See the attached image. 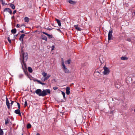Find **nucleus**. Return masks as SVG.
<instances>
[{"label": "nucleus", "mask_w": 135, "mask_h": 135, "mask_svg": "<svg viewBox=\"0 0 135 135\" xmlns=\"http://www.w3.org/2000/svg\"><path fill=\"white\" fill-rule=\"evenodd\" d=\"M27 58L28 55L26 53L25 55V53L23 52L22 51V50L21 53H20V60H21V59H22V60L21 61V62L22 69L25 74L26 75H28V73L27 71V67L26 64L24 61V60L26 61L27 60Z\"/></svg>", "instance_id": "nucleus-1"}, {"label": "nucleus", "mask_w": 135, "mask_h": 135, "mask_svg": "<svg viewBox=\"0 0 135 135\" xmlns=\"http://www.w3.org/2000/svg\"><path fill=\"white\" fill-rule=\"evenodd\" d=\"M35 93L38 96L44 97L48 94H50L51 91L49 89H46L42 91L41 89H38L36 90Z\"/></svg>", "instance_id": "nucleus-2"}, {"label": "nucleus", "mask_w": 135, "mask_h": 135, "mask_svg": "<svg viewBox=\"0 0 135 135\" xmlns=\"http://www.w3.org/2000/svg\"><path fill=\"white\" fill-rule=\"evenodd\" d=\"M113 30H110L108 34V42H109V41L110 40L112 39V33Z\"/></svg>", "instance_id": "nucleus-3"}, {"label": "nucleus", "mask_w": 135, "mask_h": 135, "mask_svg": "<svg viewBox=\"0 0 135 135\" xmlns=\"http://www.w3.org/2000/svg\"><path fill=\"white\" fill-rule=\"evenodd\" d=\"M104 71L103 72L104 74V75H107L109 74L110 72V71L109 69L107 67H104Z\"/></svg>", "instance_id": "nucleus-4"}, {"label": "nucleus", "mask_w": 135, "mask_h": 135, "mask_svg": "<svg viewBox=\"0 0 135 135\" xmlns=\"http://www.w3.org/2000/svg\"><path fill=\"white\" fill-rule=\"evenodd\" d=\"M3 12H8L11 15L12 14V11L11 9L8 8H5L3 11Z\"/></svg>", "instance_id": "nucleus-5"}, {"label": "nucleus", "mask_w": 135, "mask_h": 135, "mask_svg": "<svg viewBox=\"0 0 135 135\" xmlns=\"http://www.w3.org/2000/svg\"><path fill=\"white\" fill-rule=\"evenodd\" d=\"M62 68L64 70V72L66 73H69V70L65 66H62Z\"/></svg>", "instance_id": "nucleus-6"}, {"label": "nucleus", "mask_w": 135, "mask_h": 135, "mask_svg": "<svg viewBox=\"0 0 135 135\" xmlns=\"http://www.w3.org/2000/svg\"><path fill=\"white\" fill-rule=\"evenodd\" d=\"M121 86V85L119 82H117L116 81L115 83V87L117 88H119Z\"/></svg>", "instance_id": "nucleus-7"}, {"label": "nucleus", "mask_w": 135, "mask_h": 135, "mask_svg": "<svg viewBox=\"0 0 135 135\" xmlns=\"http://www.w3.org/2000/svg\"><path fill=\"white\" fill-rule=\"evenodd\" d=\"M51 76V75L49 74H48L46 77L45 78H42V80L43 81H45V80H47Z\"/></svg>", "instance_id": "nucleus-8"}, {"label": "nucleus", "mask_w": 135, "mask_h": 135, "mask_svg": "<svg viewBox=\"0 0 135 135\" xmlns=\"http://www.w3.org/2000/svg\"><path fill=\"white\" fill-rule=\"evenodd\" d=\"M14 112L16 114H17L19 115L20 116H21V113L20 109H17L15 110Z\"/></svg>", "instance_id": "nucleus-9"}, {"label": "nucleus", "mask_w": 135, "mask_h": 135, "mask_svg": "<svg viewBox=\"0 0 135 135\" xmlns=\"http://www.w3.org/2000/svg\"><path fill=\"white\" fill-rule=\"evenodd\" d=\"M74 27L75 29L77 31H81L82 30L81 29L80 27H78V25H74Z\"/></svg>", "instance_id": "nucleus-10"}, {"label": "nucleus", "mask_w": 135, "mask_h": 135, "mask_svg": "<svg viewBox=\"0 0 135 135\" xmlns=\"http://www.w3.org/2000/svg\"><path fill=\"white\" fill-rule=\"evenodd\" d=\"M25 36V35L24 34H22L20 36V37L19 38V40L20 41H22V42L23 41V38Z\"/></svg>", "instance_id": "nucleus-11"}, {"label": "nucleus", "mask_w": 135, "mask_h": 135, "mask_svg": "<svg viewBox=\"0 0 135 135\" xmlns=\"http://www.w3.org/2000/svg\"><path fill=\"white\" fill-rule=\"evenodd\" d=\"M10 121L9 119V117H8L7 118V119H5V124L6 125H7V124L9 123Z\"/></svg>", "instance_id": "nucleus-12"}, {"label": "nucleus", "mask_w": 135, "mask_h": 135, "mask_svg": "<svg viewBox=\"0 0 135 135\" xmlns=\"http://www.w3.org/2000/svg\"><path fill=\"white\" fill-rule=\"evenodd\" d=\"M6 104L7 106V108L8 109H9L10 108V107L9 106V101L8 100V99L7 97L6 98Z\"/></svg>", "instance_id": "nucleus-13"}, {"label": "nucleus", "mask_w": 135, "mask_h": 135, "mask_svg": "<svg viewBox=\"0 0 135 135\" xmlns=\"http://www.w3.org/2000/svg\"><path fill=\"white\" fill-rule=\"evenodd\" d=\"M33 81H37V82H38L39 83L43 85H45L46 84L45 83H43L41 82L40 80L37 79H33Z\"/></svg>", "instance_id": "nucleus-14"}, {"label": "nucleus", "mask_w": 135, "mask_h": 135, "mask_svg": "<svg viewBox=\"0 0 135 135\" xmlns=\"http://www.w3.org/2000/svg\"><path fill=\"white\" fill-rule=\"evenodd\" d=\"M42 32L44 34H45L47 36L49 37V38H51L53 37L52 35H50L49 34H48L47 33H46L45 32Z\"/></svg>", "instance_id": "nucleus-15"}, {"label": "nucleus", "mask_w": 135, "mask_h": 135, "mask_svg": "<svg viewBox=\"0 0 135 135\" xmlns=\"http://www.w3.org/2000/svg\"><path fill=\"white\" fill-rule=\"evenodd\" d=\"M41 37L42 40H45L46 41H47V38L44 35H41Z\"/></svg>", "instance_id": "nucleus-16"}, {"label": "nucleus", "mask_w": 135, "mask_h": 135, "mask_svg": "<svg viewBox=\"0 0 135 135\" xmlns=\"http://www.w3.org/2000/svg\"><path fill=\"white\" fill-rule=\"evenodd\" d=\"M70 88L69 87H66V94L69 95L70 93Z\"/></svg>", "instance_id": "nucleus-17"}, {"label": "nucleus", "mask_w": 135, "mask_h": 135, "mask_svg": "<svg viewBox=\"0 0 135 135\" xmlns=\"http://www.w3.org/2000/svg\"><path fill=\"white\" fill-rule=\"evenodd\" d=\"M55 20L57 21V23L59 26H61V22L60 21L57 19L56 18L55 19Z\"/></svg>", "instance_id": "nucleus-18"}, {"label": "nucleus", "mask_w": 135, "mask_h": 135, "mask_svg": "<svg viewBox=\"0 0 135 135\" xmlns=\"http://www.w3.org/2000/svg\"><path fill=\"white\" fill-rule=\"evenodd\" d=\"M68 2L69 3L72 4H75L76 3V2L74 1H72L71 0H69Z\"/></svg>", "instance_id": "nucleus-19"}, {"label": "nucleus", "mask_w": 135, "mask_h": 135, "mask_svg": "<svg viewBox=\"0 0 135 135\" xmlns=\"http://www.w3.org/2000/svg\"><path fill=\"white\" fill-rule=\"evenodd\" d=\"M71 60L70 59H69L67 61H65V63L66 64H70L71 62Z\"/></svg>", "instance_id": "nucleus-20"}, {"label": "nucleus", "mask_w": 135, "mask_h": 135, "mask_svg": "<svg viewBox=\"0 0 135 135\" xmlns=\"http://www.w3.org/2000/svg\"><path fill=\"white\" fill-rule=\"evenodd\" d=\"M24 21L25 22H28L29 21V18L27 17H25L24 18Z\"/></svg>", "instance_id": "nucleus-21"}, {"label": "nucleus", "mask_w": 135, "mask_h": 135, "mask_svg": "<svg viewBox=\"0 0 135 135\" xmlns=\"http://www.w3.org/2000/svg\"><path fill=\"white\" fill-rule=\"evenodd\" d=\"M100 74V73L98 71H95L94 73V75L95 76H96V75L99 76Z\"/></svg>", "instance_id": "nucleus-22"}, {"label": "nucleus", "mask_w": 135, "mask_h": 135, "mask_svg": "<svg viewBox=\"0 0 135 135\" xmlns=\"http://www.w3.org/2000/svg\"><path fill=\"white\" fill-rule=\"evenodd\" d=\"M17 31V30L16 28H14L12 30H11V32L14 34H15L16 33Z\"/></svg>", "instance_id": "nucleus-23"}, {"label": "nucleus", "mask_w": 135, "mask_h": 135, "mask_svg": "<svg viewBox=\"0 0 135 135\" xmlns=\"http://www.w3.org/2000/svg\"><path fill=\"white\" fill-rule=\"evenodd\" d=\"M28 70L29 72L30 73H31L32 72V68L30 67H28Z\"/></svg>", "instance_id": "nucleus-24"}, {"label": "nucleus", "mask_w": 135, "mask_h": 135, "mask_svg": "<svg viewBox=\"0 0 135 135\" xmlns=\"http://www.w3.org/2000/svg\"><path fill=\"white\" fill-rule=\"evenodd\" d=\"M121 59L122 60H127L128 58L126 56L122 57L121 58Z\"/></svg>", "instance_id": "nucleus-25"}, {"label": "nucleus", "mask_w": 135, "mask_h": 135, "mask_svg": "<svg viewBox=\"0 0 135 135\" xmlns=\"http://www.w3.org/2000/svg\"><path fill=\"white\" fill-rule=\"evenodd\" d=\"M10 6L13 9H15V6L14 4H11L10 5Z\"/></svg>", "instance_id": "nucleus-26"}, {"label": "nucleus", "mask_w": 135, "mask_h": 135, "mask_svg": "<svg viewBox=\"0 0 135 135\" xmlns=\"http://www.w3.org/2000/svg\"><path fill=\"white\" fill-rule=\"evenodd\" d=\"M42 75L43 76L45 77H46L47 75V74L45 72H43L42 73Z\"/></svg>", "instance_id": "nucleus-27"}, {"label": "nucleus", "mask_w": 135, "mask_h": 135, "mask_svg": "<svg viewBox=\"0 0 135 135\" xmlns=\"http://www.w3.org/2000/svg\"><path fill=\"white\" fill-rule=\"evenodd\" d=\"M31 127V125L30 123H28L27 126V128L28 129L30 128Z\"/></svg>", "instance_id": "nucleus-28"}, {"label": "nucleus", "mask_w": 135, "mask_h": 135, "mask_svg": "<svg viewBox=\"0 0 135 135\" xmlns=\"http://www.w3.org/2000/svg\"><path fill=\"white\" fill-rule=\"evenodd\" d=\"M4 133L3 132L2 130L0 128V135H3Z\"/></svg>", "instance_id": "nucleus-29"}, {"label": "nucleus", "mask_w": 135, "mask_h": 135, "mask_svg": "<svg viewBox=\"0 0 135 135\" xmlns=\"http://www.w3.org/2000/svg\"><path fill=\"white\" fill-rule=\"evenodd\" d=\"M61 64L62 66H63L65 65L64 64V61L63 58L61 59Z\"/></svg>", "instance_id": "nucleus-30"}, {"label": "nucleus", "mask_w": 135, "mask_h": 135, "mask_svg": "<svg viewBox=\"0 0 135 135\" xmlns=\"http://www.w3.org/2000/svg\"><path fill=\"white\" fill-rule=\"evenodd\" d=\"M62 94L63 95L64 99L65 98V93L63 91H61Z\"/></svg>", "instance_id": "nucleus-31"}, {"label": "nucleus", "mask_w": 135, "mask_h": 135, "mask_svg": "<svg viewBox=\"0 0 135 135\" xmlns=\"http://www.w3.org/2000/svg\"><path fill=\"white\" fill-rule=\"evenodd\" d=\"M7 39H8V41L9 42V43L10 44H11V40L10 39L9 36L8 37Z\"/></svg>", "instance_id": "nucleus-32"}, {"label": "nucleus", "mask_w": 135, "mask_h": 135, "mask_svg": "<svg viewBox=\"0 0 135 135\" xmlns=\"http://www.w3.org/2000/svg\"><path fill=\"white\" fill-rule=\"evenodd\" d=\"M27 105V100H26L25 102L24 106L25 107H26Z\"/></svg>", "instance_id": "nucleus-33"}, {"label": "nucleus", "mask_w": 135, "mask_h": 135, "mask_svg": "<svg viewBox=\"0 0 135 135\" xmlns=\"http://www.w3.org/2000/svg\"><path fill=\"white\" fill-rule=\"evenodd\" d=\"M17 105H18V109H20V104L18 103H17Z\"/></svg>", "instance_id": "nucleus-34"}, {"label": "nucleus", "mask_w": 135, "mask_h": 135, "mask_svg": "<svg viewBox=\"0 0 135 135\" xmlns=\"http://www.w3.org/2000/svg\"><path fill=\"white\" fill-rule=\"evenodd\" d=\"M53 89L54 90H56L58 88L56 86H55L53 87Z\"/></svg>", "instance_id": "nucleus-35"}, {"label": "nucleus", "mask_w": 135, "mask_h": 135, "mask_svg": "<svg viewBox=\"0 0 135 135\" xmlns=\"http://www.w3.org/2000/svg\"><path fill=\"white\" fill-rule=\"evenodd\" d=\"M126 40L128 41L129 42H131V39L130 38H127Z\"/></svg>", "instance_id": "nucleus-36"}, {"label": "nucleus", "mask_w": 135, "mask_h": 135, "mask_svg": "<svg viewBox=\"0 0 135 135\" xmlns=\"http://www.w3.org/2000/svg\"><path fill=\"white\" fill-rule=\"evenodd\" d=\"M20 24H17V25L16 26V27L17 28H20Z\"/></svg>", "instance_id": "nucleus-37"}, {"label": "nucleus", "mask_w": 135, "mask_h": 135, "mask_svg": "<svg viewBox=\"0 0 135 135\" xmlns=\"http://www.w3.org/2000/svg\"><path fill=\"white\" fill-rule=\"evenodd\" d=\"M57 29V30L58 31H59L60 32H61L59 28L57 29Z\"/></svg>", "instance_id": "nucleus-38"}, {"label": "nucleus", "mask_w": 135, "mask_h": 135, "mask_svg": "<svg viewBox=\"0 0 135 135\" xmlns=\"http://www.w3.org/2000/svg\"><path fill=\"white\" fill-rule=\"evenodd\" d=\"M16 12V10H15L13 12V14H15Z\"/></svg>", "instance_id": "nucleus-39"}, {"label": "nucleus", "mask_w": 135, "mask_h": 135, "mask_svg": "<svg viewBox=\"0 0 135 135\" xmlns=\"http://www.w3.org/2000/svg\"><path fill=\"white\" fill-rule=\"evenodd\" d=\"M1 2H2V4H3V5H4V4H6L4 3L3 2V1H1Z\"/></svg>", "instance_id": "nucleus-40"}, {"label": "nucleus", "mask_w": 135, "mask_h": 135, "mask_svg": "<svg viewBox=\"0 0 135 135\" xmlns=\"http://www.w3.org/2000/svg\"><path fill=\"white\" fill-rule=\"evenodd\" d=\"M20 32L21 33H25L24 32V31H23V30H22V31H20Z\"/></svg>", "instance_id": "nucleus-41"}, {"label": "nucleus", "mask_w": 135, "mask_h": 135, "mask_svg": "<svg viewBox=\"0 0 135 135\" xmlns=\"http://www.w3.org/2000/svg\"><path fill=\"white\" fill-rule=\"evenodd\" d=\"M55 47L54 46H52V50H53L54 49V48Z\"/></svg>", "instance_id": "nucleus-42"}, {"label": "nucleus", "mask_w": 135, "mask_h": 135, "mask_svg": "<svg viewBox=\"0 0 135 135\" xmlns=\"http://www.w3.org/2000/svg\"><path fill=\"white\" fill-rule=\"evenodd\" d=\"M23 76V75H22V74H21V75H20L19 76V77L20 78H21L22 77V76Z\"/></svg>", "instance_id": "nucleus-43"}, {"label": "nucleus", "mask_w": 135, "mask_h": 135, "mask_svg": "<svg viewBox=\"0 0 135 135\" xmlns=\"http://www.w3.org/2000/svg\"><path fill=\"white\" fill-rule=\"evenodd\" d=\"M23 26H24L25 27L26 26V25L24 24H23L20 27H22Z\"/></svg>", "instance_id": "nucleus-44"}, {"label": "nucleus", "mask_w": 135, "mask_h": 135, "mask_svg": "<svg viewBox=\"0 0 135 135\" xmlns=\"http://www.w3.org/2000/svg\"><path fill=\"white\" fill-rule=\"evenodd\" d=\"M13 102H14V101H11V105H12L13 104Z\"/></svg>", "instance_id": "nucleus-45"}, {"label": "nucleus", "mask_w": 135, "mask_h": 135, "mask_svg": "<svg viewBox=\"0 0 135 135\" xmlns=\"http://www.w3.org/2000/svg\"><path fill=\"white\" fill-rule=\"evenodd\" d=\"M53 28H48V29L49 30H51Z\"/></svg>", "instance_id": "nucleus-46"}, {"label": "nucleus", "mask_w": 135, "mask_h": 135, "mask_svg": "<svg viewBox=\"0 0 135 135\" xmlns=\"http://www.w3.org/2000/svg\"><path fill=\"white\" fill-rule=\"evenodd\" d=\"M129 79H131V80L132 81V79L131 78V77H129Z\"/></svg>", "instance_id": "nucleus-47"}, {"label": "nucleus", "mask_w": 135, "mask_h": 135, "mask_svg": "<svg viewBox=\"0 0 135 135\" xmlns=\"http://www.w3.org/2000/svg\"><path fill=\"white\" fill-rule=\"evenodd\" d=\"M14 17H15L14 16H12V18H12V19H13V18Z\"/></svg>", "instance_id": "nucleus-48"}, {"label": "nucleus", "mask_w": 135, "mask_h": 135, "mask_svg": "<svg viewBox=\"0 0 135 135\" xmlns=\"http://www.w3.org/2000/svg\"><path fill=\"white\" fill-rule=\"evenodd\" d=\"M36 135H40L39 133H37Z\"/></svg>", "instance_id": "nucleus-49"}, {"label": "nucleus", "mask_w": 135, "mask_h": 135, "mask_svg": "<svg viewBox=\"0 0 135 135\" xmlns=\"http://www.w3.org/2000/svg\"><path fill=\"white\" fill-rule=\"evenodd\" d=\"M29 32H26V33H25V34H28L29 33Z\"/></svg>", "instance_id": "nucleus-50"}, {"label": "nucleus", "mask_w": 135, "mask_h": 135, "mask_svg": "<svg viewBox=\"0 0 135 135\" xmlns=\"http://www.w3.org/2000/svg\"><path fill=\"white\" fill-rule=\"evenodd\" d=\"M134 15H135V11L134 12Z\"/></svg>", "instance_id": "nucleus-51"}, {"label": "nucleus", "mask_w": 135, "mask_h": 135, "mask_svg": "<svg viewBox=\"0 0 135 135\" xmlns=\"http://www.w3.org/2000/svg\"><path fill=\"white\" fill-rule=\"evenodd\" d=\"M134 112H135V109H134Z\"/></svg>", "instance_id": "nucleus-52"}, {"label": "nucleus", "mask_w": 135, "mask_h": 135, "mask_svg": "<svg viewBox=\"0 0 135 135\" xmlns=\"http://www.w3.org/2000/svg\"><path fill=\"white\" fill-rule=\"evenodd\" d=\"M18 35V34L17 35H16V36H17Z\"/></svg>", "instance_id": "nucleus-53"}, {"label": "nucleus", "mask_w": 135, "mask_h": 135, "mask_svg": "<svg viewBox=\"0 0 135 135\" xmlns=\"http://www.w3.org/2000/svg\"><path fill=\"white\" fill-rule=\"evenodd\" d=\"M133 76L135 77V76H134V75H133Z\"/></svg>", "instance_id": "nucleus-54"}, {"label": "nucleus", "mask_w": 135, "mask_h": 135, "mask_svg": "<svg viewBox=\"0 0 135 135\" xmlns=\"http://www.w3.org/2000/svg\"><path fill=\"white\" fill-rule=\"evenodd\" d=\"M1 0L2 1H3V0Z\"/></svg>", "instance_id": "nucleus-55"}, {"label": "nucleus", "mask_w": 135, "mask_h": 135, "mask_svg": "<svg viewBox=\"0 0 135 135\" xmlns=\"http://www.w3.org/2000/svg\"><path fill=\"white\" fill-rule=\"evenodd\" d=\"M22 135H23V134H22Z\"/></svg>", "instance_id": "nucleus-56"}]
</instances>
